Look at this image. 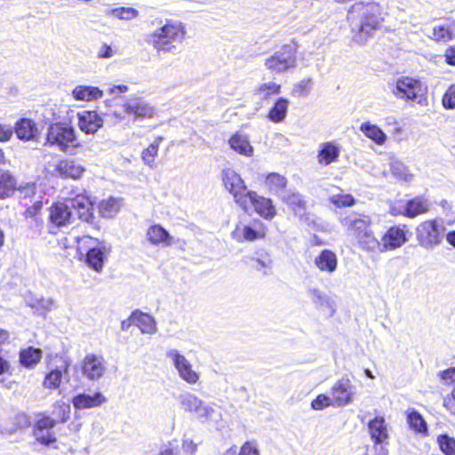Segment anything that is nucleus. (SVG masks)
I'll use <instances>...</instances> for the list:
<instances>
[{
    "label": "nucleus",
    "mask_w": 455,
    "mask_h": 455,
    "mask_svg": "<svg viewBox=\"0 0 455 455\" xmlns=\"http://www.w3.org/2000/svg\"><path fill=\"white\" fill-rule=\"evenodd\" d=\"M347 19L351 22L352 30L355 32L354 41L357 44H364L378 29L382 21L380 7L376 3L363 4L362 2L353 4L348 11Z\"/></svg>",
    "instance_id": "f257e3e1"
},
{
    "label": "nucleus",
    "mask_w": 455,
    "mask_h": 455,
    "mask_svg": "<svg viewBox=\"0 0 455 455\" xmlns=\"http://www.w3.org/2000/svg\"><path fill=\"white\" fill-rule=\"evenodd\" d=\"M340 224L347 236L354 239L358 246L366 251H377L380 243L371 230L370 216L356 212H350L340 219Z\"/></svg>",
    "instance_id": "f03ea898"
},
{
    "label": "nucleus",
    "mask_w": 455,
    "mask_h": 455,
    "mask_svg": "<svg viewBox=\"0 0 455 455\" xmlns=\"http://www.w3.org/2000/svg\"><path fill=\"white\" fill-rule=\"evenodd\" d=\"M185 34V27L181 22L167 21L163 27L148 35L147 42L159 52H169L175 48V43L183 40Z\"/></svg>",
    "instance_id": "7ed1b4c3"
},
{
    "label": "nucleus",
    "mask_w": 455,
    "mask_h": 455,
    "mask_svg": "<svg viewBox=\"0 0 455 455\" xmlns=\"http://www.w3.org/2000/svg\"><path fill=\"white\" fill-rule=\"evenodd\" d=\"M177 399L185 411L195 413L203 422L218 425L222 420V415L220 411L206 404L192 393L186 392L180 394Z\"/></svg>",
    "instance_id": "20e7f679"
},
{
    "label": "nucleus",
    "mask_w": 455,
    "mask_h": 455,
    "mask_svg": "<svg viewBox=\"0 0 455 455\" xmlns=\"http://www.w3.org/2000/svg\"><path fill=\"white\" fill-rule=\"evenodd\" d=\"M46 145L56 147L66 152L78 146L74 127L67 122H55L49 125L46 133Z\"/></svg>",
    "instance_id": "39448f33"
},
{
    "label": "nucleus",
    "mask_w": 455,
    "mask_h": 455,
    "mask_svg": "<svg viewBox=\"0 0 455 455\" xmlns=\"http://www.w3.org/2000/svg\"><path fill=\"white\" fill-rule=\"evenodd\" d=\"M297 50L291 44L283 45L280 50L275 52L264 61L265 68L272 74H283L297 66Z\"/></svg>",
    "instance_id": "423d86ee"
},
{
    "label": "nucleus",
    "mask_w": 455,
    "mask_h": 455,
    "mask_svg": "<svg viewBox=\"0 0 455 455\" xmlns=\"http://www.w3.org/2000/svg\"><path fill=\"white\" fill-rule=\"evenodd\" d=\"M444 230L442 222L435 220H426L416 228L417 241L423 248L432 250L442 243Z\"/></svg>",
    "instance_id": "0eeeda50"
},
{
    "label": "nucleus",
    "mask_w": 455,
    "mask_h": 455,
    "mask_svg": "<svg viewBox=\"0 0 455 455\" xmlns=\"http://www.w3.org/2000/svg\"><path fill=\"white\" fill-rule=\"evenodd\" d=\"M222 181L226 189L233 196L235 203L240 208L245 209L248 194L251 191L247 189L241 176L232 169H225L222 171Z\"/></svg>",
    "instance_id": "6e6552de"
},
{
    "label": "nucleus",
    "mask_w": 455,
    "mask_h": 455,
    "mask_svg": "<svg viewBox=\"0 0 455 455\" xmlns=\"http://www.w3.org/2000/svg\"><path fill=\"white\" fill-rule=\"evenodd\" d=\"M426 89L419 80L403 76L392 85L391 92L398 99L415 100L425 93Z\"/></svg>",
    "instance_id": "1a4fd4ad"
},
{
    "label": "nucleus",
    "mask_w": 455,
    "mask_h": 455,
    "mask_svg": "<svg viewBox=\"0 0 455 455\" xmlns=\"http://www.w3.org/2000/svg\"><path fill=\"white\" fill-rule=\"evenodd\" d=\"M166 357L171 360L179 377L182 380L190 385H195L198 382L200 374L193 370L190 362L178 349L172 348L167 350Z\"/></svg>",
    "instance_id": "9d476101"
},
{
    "label": "nucleus",
    "mask_w": 455,
    "mask_h": 455,
    "mask_svg": "<svg viewBox=\"0 0 455 455\" xmlns=\"http://www.w3.org/2000/svg\"><path fill=\"white\" fill-rule=\"evenodd\" d=\"M75 215L71 208L70 200L56 203L49 208V231L55 233L53 228H62L74 222Z\"/></svg>",
    "instance_id": "9b49d317"
},
{
    "label": "nucleus",
    "mask_w": 455,
    "mask_h": 455,
    "mask_svg": "<svg viewBox=\"0 0 455 455\" xmlns=\"http://www.w3.org/2000/svg\"><path fill=\"white\" fill-rule=\"evenodd\" d=\"M356 387L347 378L339 379L331 387L332 405L342 407L353 402Z\"/></svg>",
    "instance_id": "f8f14e48"
},
{
    "label": "nucleus",
    "mask_w": 455,
    "mask_h": 455,
    "mask_svg": "<svg viewBox=\"0 0 455 455\" xmlns=\"http://www.w3.org/2000/svg\"><path fill=\"white\" fill-rule=\"evenodd\" d=\"M81 369L86 379L98 380L106 371V361L101 355L87 354L82 361Z\"/></svg>",
    "instance_id": "ddd939ff"
},
{
    "label": "nucleus",
    "mask_w": 455,
    "mask_h": 455,
    "mask_svg": "<svg viewBox=\"0 0 455 455\" xmlns=\"http://www.w3.org/2000/svg\"><path fill=\"white\" fill-rule=\"evenodd\" d=\"M56 420L49 416H43L34 426L33 435L36 440L43 445L48 446L56 442L53 431Z\"/></svg>",
    "instance_id": "4468645a"
},
{
    "label": "nucleus",
    "mask_w": 455,
    "mask_h": 455,
    "mask_svg": "<svg viewBox=\"0 0 455 455\" xmlns=\"http://www.w3.org/2000/svg\"><path fill=\"white\" fill-rule=\"evenodd\" d=\"M123 108L126 114L133 116L134 120L152 118L156 114L155 108L140 98L126 100L123 103Z\"/></svg>",
    "instance_id": "2eb2a0df"
},
{
    "label": "nucleus",
    "mask_w": 455,
    "mask_h": 455,
    "mask_svg": "<svg viewBox=\"0 0 455 455\" xmlns=\"http://www.w3.org/2000/svg\"><path fill=\"white\" fill-rule=\"evenodd\" d=\"M253 206L254 210L265 219H272L275 215V210L270 199L259 196L256 192L251 191L246 200V208L243 209L248 212Z\"/></svg>",
    "instance_id": "dca6fc26"
},
{
    "label": "nucleus",
    "mask_w": 455,
    "mask_h": 455,
    "mask_svg": "<svg viewBox=\"0 0 455 455\" xmlns=\"http://www.w3.org/2000/svg\"><path fill=\"white\" fill-rule=\"evenodd\" d=\"M69 366L70 363L68 361H63L60 365L52 370L44 378V387L56 389L61 383H68L69 381Z\"/></svg>",
    "instance_id": "f3484780"
},
{
    "label": "nucleus",
    "mask_w": 455,
    "mask_h": 455,
    "mask_svg": "<svg viewBox=\"0 0 455 455\" xmlns=\"http://www.w3.org/2000/svg\"><path fill=\"white\" fill-rule=\"evenodd\" d=\"M72 211H76L78 218L85 222H92L93 204L92 201L84 195H77L74 198H70Z\"/></svg>",
    "instance_id": "a211bd4d"
},
{
    "label": "nucleus",
    "mask_w": 455,
    "mask_h": 455,
    "mask_svg": "<svg viewBox=\"0 0 455 455\" xmlns=\"http://www.w3.org/2000/svg\"><path fill=\"white\" fill-rule=\"evenodd\" d=\"M103 124V119L95 111H83L78 114V126L86 134L95 133Z\"/></svg>",
    "instance_id": "6ab92c4d"
},
{
    "label": "nucleus",
    "mask_w": 455,
    "mask_h": 455,
    "mask_svg": "<svg viewBox=\"0 0 455 455\" xmlns=\"http://www.w3.org/2000/svg\"><path fill=\"white\" fill-rule=\"evenodd\" d=\"M307 297L316 309H327L330 315H333L336 308L334 301L323 291L316 287H310L307 291Z\"/></svg>",
    "instance_id": "aec40b11"
},
{
    "label": "nucleus",
    "mask_w": 455,
    "mask_h": 455,
    "mask_svg": "<svg viewBox=\"0 0 455 455\" xmlns=\"http://www.w3.org/2000/svg\"><path fill=\"white\" fill-rule=\"evenodd\" d=\"M406 242L405 233L403 228L394 227L388 229L382 238L380 249L377 251H384L386 250H393L401 247Z\"/></svg>",
    "instance_id": "412c9836"
},
{
    "label": "nucleus",
    "mask_w": 455,
    "mask_h": 455,
    "mask_svg": "<svg viewBox=\"0 0 455 455\" xmlns=\"http://www.w3.org/2000/svg\"><path fill=\"white\" fill-rule=\"evenodd\" d=\"M84 172V168L74 160H61L55 165V173L60 178L79 179Z\"/></svg>",
    "instance_id": "4be33fe9"
},
{
    "label": "nucleus",
    "mask_w": 455,
    "mask_h": 455,
    "mask_svg": "<svg viewBox=\"0 0 455 455\" xmlns=\"http://www.w3.org/2000/svg\"><path fill=\"white\" fill-rule=\"evenodd\" d=\"M106 402V397L100 393H94L92 395L80 394L72 399L74 407L77 410H85L99 407Z\"/></svg>",
    "instance_id": "5701e85b"
},
{
    "label": "nucleus",
    "mask_w": 455,
    "mask_h": 455,
    "mask_svg": "<svg viewBox=\"0 0 455 455\" xmlns=\"http://www.w3.org/2000/svg\"><path fill=\"white\" fill-rule=\"evenodd\" d=\"M368 429L374 443L381 444L388 439L387 427L383 417H376L368 423Z\"/></svg>",
    "instance_id": "b1692460"
},
{
    "label": "nucleus",
    "mask_w": 455,
    "mask_h": 455,
    "mask_svg": "<svg viewBox=\"0 0 455 455\" xmlns=\"http://www.w3.org/2000/svg\"><path fill=\"white\" fill-rule=\"evenodd\" d=\"M340 154V148L333 142H324L319 146L317 154L318 164L329 165L337 162Z\"/></svg>",
    "instance_id": "393cba45"
},
{
    "label": "nucleus",
    "mask_w": 455,
    "mask_h": 455,
    "mask_svg": "<svg viewBox=\"0 0 455 455\" xmlns=\"http://www.w3.org/2000/svg\"><path fill=\"white\" fill-rule=\"evenodd\" d=\"M250 259L255 270L261 272L264 275H271L273 259L269 252L264 250L258 251Z\"/></svg>",
    "instance_id": "a878e982"
},
{
    "label": "nucleus",
    "mask_w": 455,
    "mask_h": 455,
    "mask_svg": "<svg viewBox=\"0 0 455 455\" xmlns=\"http://www.w3.org/2000/svg\"><path fill=\"white\" fill-rule=\"evenodd\" d=\"M230 148L240 155L250 157L254 149L251 145L248 136L242 133L234 134L228 140Z\"/></svg>",
    "instance_id": "bb28decb"
},
{
    "label": "nucleus",
    "mask_w": 455,
    "mask_h": 455,
    "mask_svg": "<svg viewBox=\"0 0 455 455\" xmlns=\"http://www.w3.org/2000/svg\"><path fill=\"white\" fill-rule=\"evenodd\" d=\"M280 197L297 216H302L306 211V202L303 200L300 194L288 190L283 192Z\"/></svg>",
    "instance_id": "cd10ccee"
},
{
    "label": "nucleus",
    "mask_w": 455,
    "mask_h": 455,
    "mask_svg": "<svg viewBox=\"0 0 455 455\" xmlns=\"http://www.w3.org/2000/svg\"><path fill=\"white\" fill-rule=\"evenodd\" d=\"M132 320L133 323L137 325L142 333L154 334L156 332V323L151 315L140 312L134 311L132 314Z\"/></svg>",
    "instance_id": "c85d7f7f"
},
{
    "label": "nucleus",
    "mask_w": 455,
    "mask_h": 455,
    "mask_svg": "<svg viewBox=\"0 0 455 455\" xmlns=\"http://www.w3.org/2000/svg\"><path fill=\"white\" fill-rule=\"evenodd\" d=\"M15 132L20 140H31L36 138L38 131L33 121L24 118L17 122Z\"/></svg>",
    "instance_id": "c756f323"
},
{
    "label": "nucleus",
    "mask_w": 455,
    "mask_h": 455,
    "mask_svg": "<svg viewBox=\"0 0 455 455\" xmlns=\"http://www.w3.org/2000/svg\"><path fill=\"white\" fill-rule=\"evenodd\" d=\"M315 264L319 270L332 273L337 267V257L330 250H323L315 259Z\"/></svg>",
    "instance_id": "7c9ffc66"
},
{
    "label": "nucleus",
    "mask_w": 455,
    "mask_h": 455,
    "mask_svg": "<svg viewBox=\"0 0 455 455\" xmlns=\"http://www.w3.org/2000/svg\"><path fill=\"white\" fill-rule=\"evenodd\" d=\"M455 36V20H446L434 27L433 37L436 41L448 42Z\"/></svg>",
    "instance_id": "2f4dec72"
},
{
    "label": "nucleus",
    "mask_w": 455,
    "mask_h": 455,
    "mask_svg": "<svg viewBox=\"0 0 455 455\" xmlns=\"http://www.w3.org/2000/svg\"><path fill=\"white\" fill-rule=\"evenodd\" d=\"M147 237L149 243L153 245H158L160 243H164V245L171 244L172 236L160 225L151 226L148 229Z\"/></svg>",
    "instance_id": "473e14b6"
},
{
    "label": "nucleus",
    "mask_w": 455,
    "mask_h": 455,
    "mask_svg": "<svg viewBox=\"0 0 455 455\" xmlns=\"http://www.w3.org/2000/svg\"><path fill=\"white\" fill-rule=\"evenodd\" d=\"M105 251L106 246L102 242H100L99 246L87 251V254H85L86 263L97 272L101 271L103 267Z\"/></svg>",
    "instance_id": "72a5a7b5"
},
{
    "label": "nucleus",
    "mask_w": 455,
    "mask_h": 455,
    "mask_svg": "<svg viewBox=\"0 0 455 455\" xmlns=\"http://www.w3.org/2000/svg\"><path fill=\"white\" fill-rule=\"evenodd\" d=\"M103 92L98 87L78 85L72 92L73 97L76 100H92L102 96Z\"/></svg>",
    "instance_id": "f704fd0d"
},
{
    "label": "nucleus",
    "mask_w": 455,
    "mask_h": 455,
    "mask_svg": "<svg viewBox=\"0 0 455 455\" xmlns=\"http://www.w3.org/2000/svg\"><path fill=\"white\" fill-rule=\"evenodd\" d=\"M289 100L285 98H279L270 108L267 117L274 123L283 122L287 115Z\"/></svg>",
    "instance_id": "c9c22d12"
},
{
    "label": "nucleus",
    "mask_w": 455,
    "mask_h": 455,
    "mask_svg": "<svg viewBox=\"0 0 455 455\" xmlns=\"http://www.w3.org/2000/svg\"><path fill=\"white\" fill-rule=\"evenodd\" d=\"M428 202L423 197H415L407 202L405 205V215L409 218H414L428 211Z\"/></svg>",
    "instance_id": "e433bc0d"
},
{
    "label": "nucleus",
    "mask_w": 455,
    "mask_h": 455,
    "mask_svg": "<svg viewBox=\"0 0 455 455\" xmlns=\"http://www.w3.org/2000/svg\"><path fill=\"white\" fill-rule=\"evenodd\" d=\"M360 131L378 145H383L387 140V135L383 131L379 126L369 122L363 123L360 126Z\"/></svg>",
    "instance_id": "4c0bfd02"
},
{
    "label": "nucleus",
    "mask_w": 455,
    "mask_h": 455,
    "mask_svg": "<svg viewBox=\"0 0 455 455\" xmlns=\"http://www.w3.org/2000/svg\"><path fill=\"white\" fill-rule=\"evenodd\" d=\"M265 184L269 191L280 196L287 185V179L276 172H272L266 177Z\"/></svg>",
    "instance_id": "58836bf2"
},
{
    "label": "nucleus",
    "mask_w": 455,
    "mask_h": 455,
    "mask_svg": "<svg viewBox=\"0 0 455 455\" xmlns=\"http://www.w3.org/2000/svg\"><path fill=\"white\" fill-rule=\"evenodd\" d=\"M390 172L397 180L410 182L413 179V175L409 172L408 168L399 160L392 159L389 164Z\"/></svg>",
    "instance_id": "ea45409f"
},
{
    "label": "nucleus",
    "mask_w": 455,
    "mask_h": 455,
    "mask_svg": "<svg viewBox=\"0 0 455 455\" xmlns=\"http://www.w3.org/2000/svg\"><path fill=\"white\" fill-rule=\"evenodd\" d=\"M281 92V85L275 82H267L260 84L255 89V95L260 100H268L273 95Z\"/></svg>",
    "instance_id": "a19ab883"
},
{
    "label": "nucleus",
    "mask_w": 455,
    "mask_h": 455,
    "mask_svg": "<svg viewBox=\"0 0 455 455\" xmlns=\"http://www.w3.org/2000/svg\"><path fill=\"white\" fill-rule=\"evenodd\" d=\"M16 188V180L9 172L0 175V199L11 196Z\"/></svg>",
    "instance_id": "79ce46f5"
},
{
    "label": "nucleus",
    "mask_w": 455,
    "mask_h": 455,
    "mask_svg": "<svg viewBox=\"0 0 455 455\" xmlns=\"http://www.w3.org/2000/svg\"><path fill=\"white\" fill-rule=\"evenodd\" d=\"M163 140L164 138L159 136L142 152L141 157L143 162L151 168L156 167L155 158L158 154L159 145Z\"/></svg>",
    "instance_id": "37998d69"
},
{
    "label": "nucleus",
    "mask_w": 455,
    "mask_h": 455,
    "mask_svg": "<svg viewBox=\"0 0 455 455\" xmlns=\"http://www.w3.org/2000/svg\"><path fill=\"white\" fill-rule=\"evenodd\" d=\"M42 352L40 349L28 347L20 352V362L25 367H33L41 359Z\"/></svg>",
    "instance_id": "c03bdc74"
},
{
    "label": "nucleus",
    "mask_w": 455,
    "mask_h": 455,
    "mask_svg": "<svg viewBox=\"0 0 455 455\" xmlns=\"http://www.w3.org/2000/svg\"><path fill=\"white\" fill-rule=\"evenodd\" d=\"M407 421L410 427L414 431L421 434L427 432V426L423 417L415 410L408 411Z\"/></svg>",
    "instance_id": "a18cd8bd"
},
{
    "label": "nucleus",
    "mask_w": 455,
    "mask_h": 455,
    "mask_svg": "<svg viewBox=\"0 0 455 455\" xmlns=\"http://www.w3.org/2000/svg\"><path fill=\"white\" fill-rule=\"evenodd\" d=\"M77 251L80 255L87 254V251L96 248L100 244V242L89 235L76 238Z\"/></svg>",
    "instance_id": "49530a36"
},
{
    "label": "nucleus",
    "mask_w": 455,
    "mask_h": 455,
    "mask_svg": "<svg viewBox=\"0 0 455 455\" xmlns=\"http://www.w3.org/2000/svg\"><path fill=\"white\" fill-rule=\"evenodd\" d=\"M241 232L245 241L252 242L259 238H263L265 232L262 228L256 229L250 226H243L241 229L236 228V232Z\"/></svg>",
    "instance_id": "de8ad7c7"
},
{
    "label": "nucleus",
    "mask_w": 455,
    "mask_h": 455,
    "mask_svg": "<svg viewBox=\"0 0 455 455\" xmlns=\"http://www.w3.org/2000/svg\"><path fill=\"white\" fill-rule=\"evenodd\" d=\"M330 202L339 208L353 206L355 198L350 194H338L330 196Z\"/></svg>",
    "instance_id": "09e8293b"
},
{
    "label": "nucleus",
    "mask_w": 455,
    "mask_h": 455,
    "mask_svg": "<svg viewBox=\"0 0 455 455\" xmlns=\"http://www.w3.org/2000/svg\"><path fill=\"white\" fill-rule=\"evenodd\" d=\"M438 444L445 455H455V439L447 435L438 437Z\"/></svg>",
    "instance_id": "8fccbe9b"
},
{
    "label": "nucleus",
    "mask_w": 455,
    "mask_h": 455,
    "mask_svg": "<svg viewBox=\"0 0 455 455\" xmlns=\"http://www.w3.org/2000/svg\"><path fill=\"white\" fill-rule=\"evenodd\" d=\"M54 414L57 417L56 423L58 421L65 423L69 419L70 406L63 402H58L55 403Z\"/></svg>",
    "instance_id": "3c124183"
},
{
    "label": "nucleus",
    "mask_w": 455,
    "mask_h": 455,
    "mask_svg": "<svg viewBox=\"0 0 455 455\" xmlns=\"http://www.w3.org/2000/svg\"><path fill=\"white\" fill-rule=\"evenodd\" d=\"M118 202L114 198H109L100 204V211L105 217H110L118 211Z\"/></svg>",
    "instance_id": "603ef678"
},
{
    "label": "nucleus",
    "mask_w": 455,
    "mask_h": 455,
    "mask_svg": "<svg viewBox=\"0 0 455 455\" xmlns=\"http://www.w3.org/2000/svg\"><path fill=\"white\" fill-rule=\"evenodd\" d=\"M311 88L312 79H303L294 85V88L292 89V95L298 97L305 96L310 92Z\"/></svg>",
    "instance_id": "864d4df0"
},
{
    "label": "nucleus",
    "mask_w": 455,
    "mask_h": 455,
    "mask_svg": "<svg viewBox=\"0 0 455 455\" xmlns=\"http://www.w3.org/2000/svg\"><path fill=\"white\" fill-rule=\"evenodd\" d=\"M443 105L447 109L455 108V84L451 85L444 93Z\"/></svg>",
    "instance_id": "5fc2aeb1"
},
{
    "label": "nucleus",
    "mask_w": 455,
    "mask_h": 455,
    "mask_svg": "<svg viewBox=\"0 0 455 455\" xmlns=\"http://www.w3.org/2000/svg\"><path fill=\"white\" fill-rule=\"evenodd\" d=\"M115 15L121 20H132L138 16V11L133 8L121 7L114 11Z\"/></svg>",
    "instance_id": "6e6d98bb"
},
{
    "label": "nucleus",
    "mask_w": 455,
    "mask_h": 455,
    "mask_svg": "<svg viewBox=\"0 0 455 455\" xmlns=\"http://www.w3.org/2000/svg\"><path fill=\"white\" fill-rule=\"evenodd\" d=\"M331 404H332L331 396L329 397L325 395H319L315 400L312 401L311 407L314 410H322Z\"/></svg>",
    "instance_id": "4d7b16f0"
},
{
    "label": "nucleus",
    "mask_w": 455,
    "mask_h": 455,
    "mask_svg": "<svg viewBox=\"0 0 455 455\" xmlns=\"http://www.w3.org/2000/svg\"><path fill=\"white\" fill-rule=\"evenodd\" d=\"M53 306V300L52 299H40L36 300L34 303L30 304V307L36 308L37 310L42 309L44 312L41 314H44L45 312L51 310Z\"/></svg>",
    "instance_id": "13d9d810"
},
{
    "label": "nucleus",
    "mask_w": 455,
    "mask_h": 455,
    "mask_svg": "<svg viewBox=\"0 0 455 455\" xmlns=\"http://www.w3.org/2000/svg\"><path fill=\"white\" fill-rule=\"evenodd\" d=\"M238 455H260L254 442H245L240 449Z\"/></svg>",
    "instance_id": "bf43d9fd"
},
{
    "label": "nucleus",
    "mask_w": 455,
    "mask_h": 455,
    "mask_svg": "<svg viewBox=\"0 0 455 455\" xmlns=\"http://www.w3.org/2000/svg\"><path fill=\"white\" fill-rule=\"evenodd\" d=\"M13 135V128L9 124H0V142L9 141Z\"/></svg>",
    "instance_id": "052dcab7"
},
{
    "label": "nucleus",
    "mask_w": 455,
    "mask_h": 455,
    "mask_svg": "<svg viewBox=\"0 0 455 455\" xmlns=\"http://www.w3.org/2000/svg\"><path fill=\"white\" fill-rule=\"evenodd\" d=\"M29 221V227L32 229H35L36 232H40L44 227V220L40 216V214L36 215V217H26Z\"/></svg>",
    "instance_id": "680f3d73"
},
{
    "label": "nucleus",
    "mask_w": 455,
    "mask_h": 455,
    "mask_svg": "<svg viewBox=\"0 0 455 455\" xmlns=\"http://www.w3.org/2000/svg\"><path fill=\"white\" fill-rule=\"evenodd\" d=\"M43 208V203L41 201H36L33 204L32 206L28 207L25 212V217H36L41 213V210Z\"/></svg>",
    "instance_id": "e2e57ef3"
},
{
    "label": "nucleus",
    "mask_w": 455,
    "mask_h": 455,
    "mask_svg": "<svg viewBox=\"0 0 455 455\" xmlns=\"http://www.w3.org/2000/svg\"><path fill=\"white\" fill-rule=\"evenodd\" d=\"M97 55L100 59H109L114 55V52L111 46L104 44L100 47Z\"/></svg>",
    "instance_id": "0e129e2a"
},
{
    "label": "nucleus",
    "mask_w": 455,
    "mask_h": 455,
    "mask_svg": "<svg viewBox=\"0 0 455 455\" xmlns=\"http://www.w3.org/2000/svg\"><path fill=\"white\" fill-rule=\"evenodd\" d=\"M446 62L455 66V46H451L445 51Z\"/></svg>",
    "instance_id": "69168bd1"
},
{
    "label": "nucleus",
    "mask_w": 455,
    "mask_h": 455,
    "mask_svg": "<svg viewBox=\"0 0 455 455\" xmlns=\"http://www.w3.org/2000/svg\"><path fill=\"white\" fill-rule=\"evenodd\" d=\"M440 376L443 379L451 382L455 381V368H451L446 371H443L440 373Z\"/></svg>",
    "instance_id": "338daca9"
},
{
    "label": "nucleus",
    "mask_w": 455,
    "mask_h": 455,
    "mask_svg": "<svg viewBox=\"0 0 455 455\" xmlns=\"http://www.w3.org/2000/svg\"><path fill=\"white\" fill-rule=\"evenodd\" d=\"M182 448L186 452L193 453L196 449V445L193 443L192 440L187 439L183 441Z\"/></svg>",
    "instance_id": "774afa93"
}]
</instances>
